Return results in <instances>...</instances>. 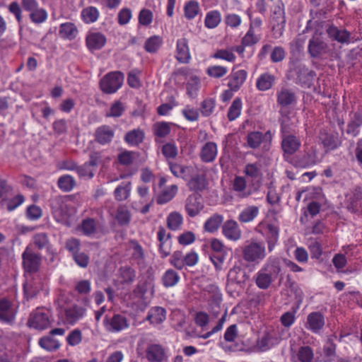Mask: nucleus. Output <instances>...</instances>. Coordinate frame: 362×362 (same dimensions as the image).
<instances>
[{"instance_id": "1", "label": "nucleus", "mask_w": 362, "mask_h": 362, "mask_svg": "<svg viewBox=\"0 0 362 362\" xmlns=\"http://www.w3.org/2000/svg\"><path fill=\"white\" fill-rule=\"evenodd\" d=\"M281 272L279 260L269 257L263 267L254 275L256 286L259 289H268Z\"/></svg>"}, {"instance_id": "2", "label": "nucleus", "mask_w": 362, "mask_h": 362, "mask_svg": "<svg viewBox=\"0 0 362 362\" xmlns=\"http://www.w3.org/2000/svg\"><path fill=\"white\" fill-rule=\"evenodd\" d=\"M209 259L216 272H220L223 269L224 262L230 249L226 246L223 241L214 238L209 240Z\"/></svg>"}, {"instance_id": "3", "label": "nucleus", "mask_w": 362, "mask_h": 362, "mask_svg": "<svg viewBox=\"0 0 362 362\" xmlns=\"http://www.w3.org/2000/svg\"><path fill=\"white\" fill-rule=\"evenodd\" d=\"M266 247L263 243L251 241L242 247L243 259L247 264L257 265L266 257Z\"/></svg>"}, {"instance_id": "4", "label": "nucleus", "mask_w": 362, "mask_h": 362, "mask_svg": "<svg viewBox=\"0 0 362 362\" xmlns=\"http://www.w3.org/2000/svg\"><path fill=\"white\" fill-rule=\"evenodd\" d=\"M124 75L119 71L106 74L100 81V88L105 94L115 93L123 85Z\"/></svg>"}, {"instance_id": "5", "label": "nucleus", "mask_w": 362, "mask_h": 362, "mask_svg": "<svg viewBox=\"0 0 362 362\" xmlns=\"http://www.w3.org/2000/svg\"><path fill=\"white\" fill-rule=\"evenodd\" d=\"M272 140V134L270 130L262 133L259 131H252L249 132L245 141L247 146L252 149H257L262 147L264 152L270 149Z\"/></svg>"}, {"instance_id": "6", "label": "nucleus", "mask_w": 362, "mask_h": 362, "mask_svg": "<svg viewBox=\"0 0 362 362\" xmlns=\"http://www.w3.org/2000/svg\"><path fill=\"white\" fill-rule=\"evenodd\" d=\"M279 228L276 225L267 221H262L255 228V231L261 234L266 240L268 250L272 252L279 238Z\"/></svg>"}, {"instance_id": "7", "label": "nucleus", "mask_w": 362, "mask_h": 362, "mask_svg": "<svg viewBox=\"0 0 362 362\" xmlns=\"http://www.w3.org/2000/svg\"><path fill=\"white\" fill-rule=\"evenodd\" d=\"M320 162L315 147H305L302 153L296 155L291 158L290 163L296 168H309Z\"/></svg>"}, {"instance_id": "8", "label": "nucleus", "mask_w": 362, "mask_h": 362, "mask_svg": "<svg viewBox=\"0 0 362 362\" xmlns=\"http://www.w3.org/2000/svg\"><path fill=\"white\" fill-rule=\"evenodd\" d=\"M85 307L74 303L62 309L59 318L66 325H74L86 315Z\"/></svg>"}, {"instance_id": "9", "label": "nucleus", "mask_w": 362, "mask_h": 362, "mask_svg": "<svg viewBox=\"0 0 362 362\" xmlns=\"http://www.w3.org/2000/svg\"><path fill=\"white\" fill-rule=\"evenodd\" d=\"M105 329L109 333H119L129 327L127 317L120 313L106 315L103 322Z\"/></svg>"}, {"instance_id": "10", "label": "nucleus", "mask_w": 362, "mask_h": 362, "mask_svg": "<svg viewBox=\"0 0 362 362\" xmlns=\"http://www.w3.org/2000/svg\"><path fill=\"white\" fill-rule=\"evenodd\" d=\"M23 203L21 196H15L12 191L8 189L6 183L0 182V204L5 206L8 211H11L16 209Z\"/></svg>"}, {"instance_id": "11", "label": "nucleus", "mask_w": 362, "mask_h": 362, "mask_svg": "<svg viewBox=\"0 0 362 362\" xmlns=\"http://www.w3.org/2000/svg\"><path fill=\"white\" fill-rule=\"evenodd\" d=\"M283 156L286 161L289 162L293 156L301 146V141L298 137L293 134H284L281 143Z\"/></svg>"}, {"instance_id": "12", "label": "nucleus", "mask_w": 362, "mask_h": 362, "mask_svg": "<svg viewBox=\"0 0 362 362\" xmlns=\"http://www.w3.org/2000/svg\"><path fill=\"white\" fill-rule=\"evenodd\" d=\"M50 325L49 311L45 308H37L28 320V325L37 330H44Z\"/></svg>"}, {"instance_id": "13", "label": "nucleus", "mask_w": 362, "mask_h": 362, "mask_svg": "<svg viewBox=\"0 0 362 362\" xmlns=\"http://www.w3.org/2000/svg\"><path fill=\"white\" fill-rule=\"evenodd\" d=\"M294 70L296 74V83L304 88H309L313 86L316 76L315 71L302 64L296 66Z\"/></svg>"}, {"instance_id": "14", "label": "nucleus", "mask_w": 362, "mask_h": 362, "mask_svg": "<svg viewBox=\"0 0 362 362\" xmlns=\"http://www.w3.org/2000/svg\"><path fill=\"white\" fill-rule=\"evenodd\" d=\"M157 238L159 242L158 252L160 257L165 258L168 257L172 250L173 241L171 234L167 233L163 226H160L157 232Z\"/></svg>"}, {"instance_id": "15", "label": "nucleus", "mask_w": 362, "mask_h": 362, "mask_svg": "<svg viewBox=\"0 0 362 362\" xmlns=\"http://www.w3.org/2000/svg\"><path fill=\"white\" fill-rule=\"evenodd\" d=\"M175 58L181 64H189L192 60V56L189 47L188 40L181 37L177 40Z\"/></svg>"}, {"instance_id": "16", "label": "nucleus", "mask_w": 362, "mask_h": 362, "mask_svg": "<svg viewBox=\"0 0 362 362\" xmlns=\"http://www.w3.org/2000/svg\"><path fill=\"white\" fill-rule=\"evenodd\" d=\"M325 325V315L319 311H314L309 313L307 316L305 326L308 330H310L313 333L317 334L323 329Z\"/></svg>"}, {"instance_id": "17", "label": "nucleus", "mask_w": 362, "mask_h": 362, "mask_svg": "<svg viewBox=\"0 0 362 362\" xmlns=\"http://www.w3.org/2000/svg\"><path fill=\"white\" fill-rule=\"evenodd\" d=\"M204 205L201 195L192 194L185 202V210L189 216L193 218L197 216L204 209Z\"/></svg>"}, {"instance_id": "18", "label": "nucleus", "mask_w": 362, "mask_h": 362, "mask_svg": "<svg viewBox=\"0 0 362 362\" xmlns=\"http://www.w3.org/2000/svg\"><path fill=\"white\" fill-rule=\"evenodd\" d=\"M235 66L228 76V86L235 92L238 91L247 78V72L245 70H235Z\"/></svg>"}, {"instance_id": "19", "label": "nucleus", "mask_w": 362, "mask_h": 362, "mask_svg": "<svg viewBox=\"0 0 362 362\" xmlns=\"http://www.w3.org/2000/svg\"><path fill=\"white\" fill-rule=\"evenodd\" d=\"M145 357L148 362H163L166 358L165 348L159 344H149L145 350Z\"/></svg>"}, {"instance_id": "20", "label": "nucleus", "mask_w": 362, "mask_h": 362, "mask_svg": "<svg viewBox=\"0 0 362 362\" xmlns=\"http://www.w3.org/2000/svg\"><path fill=\"white\" fill-rule=\"evenodd\" d=\"M106 42L105 35L100 32L88 33L86 37V45L91 52L101 49L105 45Z\"/></svg>"}, {"instance_id": "21", "label": "nucleus", "mask_w": 362, "mask_h": 362, "mask_svg": "<svg viewBox=\"0 0 362 362\" xmlns=\"http://www.w3.org/2000/svg\"><path fill=\"white\" fill-rule=\"evenodd\" d=\"M328 45L319 37H313L308 42V52L311 57L320 58L327 54Z\"/></svg>"}, {"instance_id": "22", "label": "nucleus", "mask_w": 362, "mask_h": 362, "mask_svg": "<svg viewBox=\"0 0 362 362\" xmlns=\"http://www.w3.org/2000/svg\"><path fill=\"white\" fill-rule=\"evenodd\" d=\"M222 234L229 240L237 241L240 239L242 231L237 221L227 220L222 226Z\"/></svg>"}, {"instance_id": "23", "label": "nucleus", "mask_w": 362, "mask_h": 362, "mask_svg": "<svg viewBox=\"0 0 362 362\" xmlns=\"http://www.w3.org/2000/svg\"><path fill=\"white\" fill-rule=\"evenodd\" d=\"M250 276L247 272L240 266L232 267L227 275L228 281L243 286L249 280Z\"/></svg>"}, {"instance_id": "24", "label": "nucleus", "mask_w": 362, "mask_h": 362, "mask_svg": "<svg viewBox=\"0 0 362 362\" xmlns=\"http://www.w3.org/2000/svg\"><path fill=\"white\" fill-rule=\"evenodd\" d=\"M16 314L15 305L6 299L0 300V321L6 323H11Z\"/></svg>"}, {"instance_id": "25", "label": "nucleus", "mask_w": 362, "mask_h": 362, "mask_svg": "<svg viewBox=\"0 0 362 362\" xmlns=\"http://www.w3.org/2000/svg\"><path fill=\"white\" fill-rule=\"evenodd\" d=\"M28 246L24 250V270L28 272H36L41 264V257L40 255L29 252Z\"/></svg>"}, {"instance_id": "26", "label": "nucleus", "mask_w": 362, "mask_h": 362, "mask_svg": "<svg viewBox=\"0 0 362 362\" xmlns=\"http://www.w3.org/2000/svg\"><path fill=\"white\" fill-rule=\"evenodd\" d=\"M217 154V144L213 141H208L202 147L199 156L202 162L211 163L215 160Z\"/></svg>"}, {"instance_id": "27", "label": "nucleus", "mask_w": 362, "mask_h": 362, "mask_svg": "<svg viewBox=\"0 0 362 362\" xmlns=\"http://www.w3.org/2000/svg\"><path fill=\"white\" fill-rule=\"evenodd\" d=\"M168 166L171 173L176 177L188 180L193 173L192 167L181 165L177 163L168 161Z\"/></svg>"}, {"instance_id": "28", "label": "nucleus", "mask_w": 362, "mask_h": 362, "mask_svg": "<svg viewBox=\"0 0 362 362\" xmlns=\"http://www.w3.org/2000/svg\"><path fill=\"white\" fill-rule=\"evenodd\" d=\"M115 132L110 126L103 125L95 130V139L100 144L105 145L112 141Z\"/></svg>"}, {"instance_id": "29", "label": "nucleus", "mask_w": 362, "mask_h": 362, "mask_svg": "<svg viewBox=\"0 0 362 362\" xmlns=\"http://www.w3.org/2000/svg\"><path fill=\"white\" fill-rule=\"evenodd\" d=\"M246 179L243 176H235L232 182V189L240 199H245L251 194V191L246 190Z\"/></svg>"}, {"instance_id": "30", "label": "nucleus", "mask_w": 362, "mask_h": 362, "mask_svg": "<svg viewBox=\"0 0 362 362\" xmlns=\"http://www.w3.org/2000/svg\"><path fill=\"white\" fill-rule=\"evenodd\" d=\"M166 319V310L163 307L155 306L150 308L146 316V320L151 325H159Z\"/></svg>"}, {"instance_id": "31", "label": "nucleus", "mask_w": 362, "mask_h": 362, "mask_svg": "<svg viewBox=\"0 0 362 362\" xmlns=\"http://www.w3.org/2000/svg\"><path fill=\"white\" fill-rule=\"evenodd\" d=\"M78 34L76 25L71 22L62 23L59 28V35L64 40H73Z\"/></svg>"}, {"instance_id": "32", "label": "nucleus", "mask_w": 362, "mask_h": 362, "mask_svg": "<svg viewBox=\"0 0 362 362\" xmlns=\"http://www.w3.org/2000/svg\"><path fill=\"white\" fill-rule=\"evenodd\" d=\"M144 138V132L140 128H137L127 132L124 140L130 146H138L143 143Z\"/></svg>"}, {"instance_id": "33", "label": "nucleus", "mask_w": 362, "mask_h": 362, "mask_svg": "<svg viewBox=\"0 0 362 362\" xmlns=\"http://www.w3.org/2000/svg\"><path fill=\"white\" fill-rule=\"evenodd\" d=\"M328 36L340 43H346L349 41L351 33L346 29H339L334 25H330L327 29Z\"/></svg>"}, {"instance_id": "34", "label": "nucleus", "mask_w": 362, "mask_h": 362, "mask_svg": "<svg viewBox=\"0 0 362 362\" xmlns=\"http://www.w3.org/2000/svg\"><path fill=\"white\" fill-rule=\"evenodd\" d=\"M295 93L288 88H281L276 94L278 105L282 107H288L296 102Z\"/></svg>"}, {"instance_id": "35", "label": "nucleus", "mask_w": 362, "mask_h": 362, "mask_svg": "<svg viewBox=\"0 0 362 362\" xmlns=\"http://www.w3.org/2000/svg\"><path fill=\"white\" fill-rule=\"evenodd\" d=\"M262 165L261 162L257 161L245 165L243 173L245 176L252 180H260L262 177Z\"/></svg>"}, {"instance_id": "36", "label": "nucleus", "mask_w": 362, "mask_h": 362, "mask_svg": "<svg viewBox=\"0 0 362 362\" xmlns=\"http://www.w3.org/2000/svg\"><path fill=\"white\" fill-rule=\"evenodd\" d=\"M276 81V77L268 73H263L259 76L256 81V88L260 91H266L272 88Z\"/></svg>"}, {"instance_id": "37", "label": "nucleus", "mask_w": 362, "mask_h": 362, "mask_svg": "<svg viewBox=\"0 0 362 362\" xmlns=\"http://www.w3.org/2000/svg\"><path fill=\"white\" fill-rule=\"evenodd\" d=\"M348 209L352 214L362 212V189L358 187L355 189L353 196L349 199Z\"/></svg>"}, {"instance_id": "38", "label": "nucleus", "mask_w": 362, "mask_h": 362, "mask_svg": "<svg viewBox=\"0 0 362 362\" xmlns=\"http://www.w3.org/2000/svg\"><path fill=\"white\" fill-rule=\"evenodd\" d=\"M178 187L176 185L165 187L157 196L156 202L158 204H165L171 201L177 194Z\"/></svg>"}, {"instance_id": "39", "label": "nucleus", "mask_w": 362, "mask_h": 362, "mask_svg": "<svg viewBox=\"0 0 362 362\" xmlns=\"http://www.w3.org/2000/svg\"><path fill=\"white\" fill-rule=\"evenodd\" d=\"M180 281L179 274L173 269H167L161 277V282L165 288L175 286Z\"/></svg>"}, {"instance_id": "40", "label": "nucleus", "mask_w": 362, "mask_h": 362, "mask_svg": "<svg viewBox=\"0 0 362 362\" xmlns=\"http://www.w3.org/2000/svg\"><path fill=\"white\" fill-rule=\"evenodd\" d=\"M100 17V11L95 7L89 6L82 9L81 12V18L86 24H90L96 22Z\"/></svg>"}, {"instance_id": "41", "label": "nucleus", "mask_w": 362, "mask_h": 362, "mask_svg": "<svg viewBox=\"0 0 362 362\" xmlns=\"http://www.w3.org/2000/svg\"><path fill=\"white\" fill-rule=\"evenodd\" d=\"M223 216L219 214H214L211 216L204 224L205 231L214 233L218 230L223 222Z\"/></svg>"}, {"instance_id": "42", "label": "nucleus", "mask_w": 362, "mask_h": 362, "mask_svg": "<svg viewBox=\"0 0 362 362\" xmlns=\"http://www.w3.org/2000/svg\"><path fill=\"white\" fill-rule=\"evenodd\" d=\"M320 139L326 151L335 150L341 146V141L337 134L326 133L321 136Z\"/></svg>"}, {"instance_id": "43", "label": "nucleus", "mask_w": 362, "mask_h": 362, "mask_svg": "<svg viewBox=\"0 0 362 362\" xmlns=\"http://www.w3.org/2000/svg\"><path fill=\"white\" fill-rule=\"evenodd\" d=\"M259 209L257 206L245 208L238 215V221L243 223L252 222L259 215Z\"/></svg>"}, {"instance_id": "44", "label": "nucleus", "mask_w": 362, "mask_h": 362, "mask_svg": "<svg viewBox=\"0 0 362 362\" xmlns=\"http://www.w3.org/2000/svg\"><path fill=\"white\" fill-rule=\"evenodd\" d=\"M221 13L218 10H211L206 13L204 26L208 29L217 28L221 22Z\"/></svg>"}, {"instance_id": "45", "label": "nucleus", "mask_w": 362, "mask_h": 362, "mask_svg": "<svg viewBox=\"0 0 362 362\" xmlns=\"http://www.w3.org/2000/svg\"><path fill=\"white\" fill-rule=\"evenodd\" d=\"M276 338L269 332H265L257 341V347L262 351L264 352L269 350L276 343Z\"/></svg>"}, {"instance_id": "46", "label": "nucleus", "mask_w": 362, "mask_h": 362, "mask_svg": "<svg viewBox=\"0 0 362 362\" xmlns=\"http://www.w3.org/2000/svg\"><path fill=\"white\" fill-rule=\"evenodd\" d=\"M183 10L185 18L189 21L194 19L201 11L199 4L196 0L186 1Z\"/></svg>"}, {"instance_id": "47", "label": "nucleus", "mask_w": 362, "mask_h": 362, "mask_svg": "<svg viewBox=\"0 0 362 362\" xmlns=\"http://www.w3.org/2000/svg\"><path fill=\"white\" fill-rule=\"evenodd\" d=\"M136 271L129 266L120 267L119 269V278L122 284H132L136 279Z\"/></svg>"}, {"instance_id": "48", "label": "nucleus", "mask_w": 362, "mask_h": 362, "mask_svg": "<svg viewBox=\"0 0 362 362\" xmlns=\"http://www.w3.org/2000/svg\"><path fill=\"white\" fill-rule=\"evenodd\" d=\"M243 109V102L240 98H235L230 105L228 112L227 118L230 122L235 120L241 115Z\"/></svg>"}, {"instance_id": "49", "label": "nucleus", "mask_w": 362, "mask_h": 362, "mask_svg": "<svg viewBox=\"0 0 362 362\" xmlns=\"http://www.w3.org/2000/svg\"><path fill=\"white\" fill-rule=\"evenodd\" d=\"M187 181L188 187L192 191L202 192L206 187V179L202 175H192Z\"/></svg>"}, {"instance_id": "50", "label": "nucleus", "mask_w": 362, "mask_h": 362, "mask_svg": "<svg viewBox=\"0 0 362 362\" xmlns=\"http://www.w3.org/2000/svg\"><path fill=\"white\" fill-rule=\"evenodd\" d=\"M201 81L199 76L192 75L187 82L186 90L187 95L190 98H195L200 88Z\"/></svg>"}, {"instance_id": "51", "label": "nucleus", "mask_w": 362, "mask_h": 362, "mask_svg": "<svg viewBox=\"0 0 362 362\" xmlns=\"http://www.w3.org/2000/svg\"><path fill=\"white\" fill-rule=\"evenodd\" d=\"M97 228L98 222L93 218H84L79 226L81 232L86 236H90L94 234L97 230Z\"/></svg>"}, {"instance_id": "52", "label": "nucleus", "mask_w": 362, "mask_h": 362, "mask_svg": "<svg viewBox=\"0 0 362 362\" xmlns=\"http://www.w3.org/2000/svg\"><path fill=\"white\" fill-rule=\"evenodd\" d=\"M163 44V39L159 35H153L148 37L144 44V49L148 53L157 52Z\"/></svg>"}, {"instance_id": "53", "label": "nucleus", "mask_w": 362, "mask_h": 362, "mask_svg": "<svg viewBox=\"0 0 362 362\" xmlns=\"http://www.w3.org/2000/svg\"><path fill=\"white\" fill-rule=\"evenodd\" d=\"M39 345L48 351H54L59 349L61 344L59 340L49 335L40 338Z\"/></svg>"}, {"instance_id": "54", "label": "nucleus", "mask_w": 362, "mask_h": 362, "mask_svg": "<svg viewBox=\"0 0 362 362\" xmlns=\"http://www.w3.org/2000/svg\"><path fill=\"white\" fill-rule=\"evenodd\" d=\"M216 101L215 98H207L200 104L199 111L203 117H210L214 112Z\"/></svg>"}, {"instance_id": "55", "label": "nucleus", "mask_w": 362, "mask_h": 362, "mask_svg": "<svg viewBox=\"0 0 362 362\" xmlns=\"http://www.w3.org/2000/svg\"><path fill=\"white\" fill-rule=\"evenodd\" d=\"M132 253V259L138 265L144 263V252L142 246L136 240L131 241Z\"/></svg>"}, {"instance_id": "56", "label": "nucleus", "mask_w": 362, "mask_h": 362, "mask_svg": "<svg viewBox=\"0 0 362 362\" xmlns=\"http://www.w3.org/2000/svg\"><path fill=\"white\" fill-rule=\"evenodd\" d=\"M182 223L183 218L179 212H171L167 217V227L171 230H178Z\"/></svg>"}, {"instance_id": "57", "label": "nucleus", "mask_w": 362, "mask_h": 362, "mask_svg": "<svg viewBox=\"0 0 362 362\" xmlns=\"http://www.w3.org/2000/svg\"><path fill=\"white\" fill-rule=\"evenodd\" d=\"M131 182L122 183L117 186L114 191V196L117 201L126 200L130 195Z\"/></svg>"}, {"instance_id": "58", "label": "nucleus", "mask_w": 362, "mask_h": 362, "mask_svg": "<svg viewBox=\"0 0 362 362\" xmlns=\"http://www.w3.org/2000/svg\"><path fill=\"white\" fill-rule=\"evenodd\" d=\"M57 185L61 190L68 192L74 188L76 185V181L72 176L69 175H65L61 176L59 178Z\"/></svg>"}, {"instance_id": "59", "label": "nucleus", "mask_w": 362, "mask_h": 362, "mask_svg": "<svg viewBox=\"0 0 362 362\" xmlns=\"http://www.w3.org/2000/svg\"><path fill=\"white\" fill-rule=\"evenodd\" d=\"M161 152L168 163V161H171V159L177 157L178 149L174 142H168L163 145Z\"/></svg>"}, {"instance_id": "60", "label": "nucleus", "mask_w": 362, "mask_h": 362, "mask_svg": "<svg viewBox=\"0 0 362 362\" xmlns=\"http://www.w3.org/2000/svg\"><path fill=\"white\" fill-rule=\"evenodd\" d=\"M153 13L148 8H144L140 10L138 15V22L139 25L148 27L153 23Z\"/></svg>"}, {"instance_id": "61", "label": "nucleus", "mask_w": 362, "mask_h": 362, "mask_svg": "<svg viewBox=\"0 0 362 362\" xmlns=\"http://www.w3.org/2000/svg\"><path fill=\"white\" fill-rule=\"evenodd\" d=\"M153 134L159 138H164L170 134L171 129L168 122H160L156 123L153 127Z\"/></svg>"}, {"instance_id": "62", "label": "nucleus", "mask_w": 362, "mask_h": 362, "mask_svg": "<svg viewBox=\"0 0 362 362\" xmlns=\"http://www.w3.org/2000/svg\"><path fill=\"white\" fill-rule=\"evenodd\" d=\"M313 357V351L312 348L308 346L300 347L297 352V358L299 362H311Z\"/></svg>"}, {"instance_id": "63", "label": "nucleus", "mask_w": 362, "mask_h": 362, "mask_svg": "<svg viewBox=\"0 0 362 362\" xmlns=\"http://www.w3.org/2000/svg\"><path fill=\"white\" fill-rule=\"evenodd\" d=\"M170 264L177 270L185 268L184 254L180 250L175 251L169 259Z\"/></svg>"}, {"instance_id": "64", "label": "nucleus", "mask_w": 362, "mask_h": 362, "mask_svg": "<svg viewBox=\"0 0 362 362\" xmlns=\"http://www.w3.org/2000/svg\"><path fill=\"white\" fill-rule=\"evenodd\" d=\"M206 73L210 77L220 78L228 73V69L223 66L213 65L207 68Z\"/></svg>"}]
</instances>
